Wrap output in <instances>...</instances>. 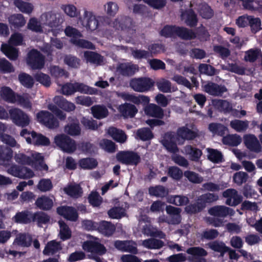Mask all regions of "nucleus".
<instances>
[{
  "label": "nucleus",
  "mask_w": 262,
  "mask_h": 262,
  "mask_svg": "<svg viewBox=\"0 0 262 262\" xmlns=\"http://www.w3.org/2000/svg\"><path fill=\"white\" fill-rule=\"evenodd\" d=\"M14 159L16 162L30 165L37 170L47 171L48 169V166L43 163V156L34 151H32L29 156L20 152L16 154Z\"/></svg>",
  "instance_id": "obj_1"
},
{
  "label": "nucleus",
  "mask_w": 262,
  "mask_h": 262,
  "mask_svg": "<svg viewBox=\"0 0 262 262\" xmlns=\"http://www.w3.org/2000/svg\"><path fill=\"white\" fill-rule=\"evenodd\" d=\"M23 37L21 34L15 33L12 34L9 40L8 43H3L1 46L2 52L10 60H15L18 56V50L11 46L22 45Z\"/></svg>",
  "instance_id": "obj_2"
},
{
  "label": "nucleus",
  "mask_w": 262,
  "mask_h": 262,
  "mask_svg": "<svg viewBox=\"0 0 262 262\" xmlns=\"http://www.w3.org/2000/svg\"><path fill=\"white\" fill-rule=\"evenodd\" d=\"M0 93L1 97L8 102H17L25 108L31 107V103L27 94L22 96L15 95L10 88L7 86L2 88Z\"/></svg>",
  "instance_id": "obj_3"
},
{
  "label": "nucleus",
  "mask_w": 262,
  "mask_h": 262,
  "mask_svg": "<svg viewBox=\"0 0 262 262\" xmlns=\"http://www.w3.org/2000/svg\"><path fill=\"white\" fill-rule=\"evenodd\" d=\"M40 17L41 23L44 26L47 33L52 32L54 35H56V28L62 22L61 15L51 11L42 13Z\"/></svg>",
  "instance_id": "obj_4"
},
{
  "label": "nucleus",
  "mask_w": 262,
  "mask_h": 262,
  "mask_svg": "<svg viewBox=\"0 0 262 262\" xmlns=\"http://www.w3.org/2000/svg\"><path fill=\"white\" fill-rule=\"evenodd\" d=\"M160 34L165 37L178 36L185 39H191L195 37V34L190 30L183 28L166 26L160 32Z\"/></svg>",
  "instance_id": "obj_5"
},
{
  "label": "nucleus",
  "mask_w": 262,
  "mask_h": 262,
  "mask_svg": "<svg viewBox=\"0 0 262 262\" xmlns=\"http://www.w3.org/2000/svg\"><path fill=\"white\" fill-rule=\"evenodd\" d=\"M21 137L26 139L28 144H32L35 145H49L50 140L45 136L37 134L34 131H29L27 129H23L20 133Z\"/></svg>",
  "instance_id": "obj_6"
},
{
  "label": "nucleus",
  "mask_w": 262,
  "mask_h": 262,
  "mask_svg": "<svg viewBox=\"0 0 262 262\" xmlns=\"http://www.w3.org/2000/svg\"><path fill=\"white\" fill-rule=\"evenodd\" d=\"M76 92L92 95L96 94L97 90L79 83H67L61 88V93L65 95H71Z\"/></svg>",
  "instance_id": "obj_7"
},
{
  "label": "nucleus",
  "mask_w": 262,
  "mask_h": 262,
  "mask_svg": "<svg viewBox=\"0 0 262 262\" xmlns=\"http://www.w3.org/2000/svg\"><path fill=\"white\" fill-rule=\"evenodd\" d=\"M64 32L67 36L71 38V42L75 46L88 49L94 48L93 45L91 42L80 38L81 36V33L76 29L69 26L66 28Z\"/></svg>",
  "instance_id": "obj_8"
},
{
  "label": "nucleus",
  "mask_w": 262,
  "mask_h": 262,
  "mask_svg": "<svg viewBox=\"0 0 262 262\" xmlns=\"http://www.w3.org/2000/svg\"><path fill=\"white\" fill-rule=\"evenodd\" d=\"M218 196L212 193H206L201 196L198 200L197 204L190 205L185 208L187 213H194L201 211L205 206L206 203H209L217 200Z\"/></svg>",
  "instance_id": "obj_9"
},
{
  "label": "nucleus",
  "mask_w": 262,
  "mask_h": 262,
  "mask_svg": "<svg viewBox=\"0 0 262 262\" xmlns=\"http://www.w3.org/2000/svg\"><path fill=\"white\" fill-rule=\"evenodd\" d=\"M54 143L62 150L68 153L73 152L77 148L75 141L64 134L56 136Z\"/></svg>",
  "instance_id": "obj_10"
},
{
  "label": "nucleus",
  "mask_w": 262,
  "mask_h": 262,
  "mask_svg": "<svg viewBox=\"0 0 262 262\" xmlns=\"http://www.w3.org/2000/svg\"><path fill=\"white\" fill-rule=\"evenodd\" d=\"M7 167V172L8 173L19 179H28L34 176L32 170L25 166L12 164L10 166L9 165Z\"/></svg>",
  "instance_id": "obj_11"
},
{
  "label": "nucleus",
  "mask_w": 262,
  "mask_h": 262,
  "mask_svg": "<svg viewBox=\"0 0 262 262\" xmlns=\"http://www.w3.org/2000/svg\"><path fill=\"white\" fill-rule=\"evenodd\" d=\"M11 119L17 126L24 127L30 122L29 116L19 108H12L9 111Z\"/></svg>",
  "instance_id": "obj_12"
},
{
  "label": "nucleus",
  "mask_w": 262,
  "mask_h": 262,
  "mask_svg": "<svg viewBox=\"0 0 262 262\" xmlns=\"http://www.w3.org/2000/svg\"><path fill=\"white\" fill-rule=\"evenodd\" d=\"M139 230L147 236H155L160 238H164L165 234L162 231L151 227L146 217H142L139 221Z\"/></svg>",
  "instance_id": "obj_13"
},
{
  "label": "nucleus",
  "mask_w": 262,
  "mask_h": 262,
  "mask_svg": "<svg viewBox=\"0 0 262 262\" xmlns=\"http://www.w3.org/2000/svg\"><path fill=\"white\" fill-rule=\"evenodd\" d=\"M129 84L135 91L144 92L153 86L154 82L151 79L146 77L134 78L130 80Z\"/></svg>",
  "instance_id": "obj_14"
},
{
  "label": "nucleus",
  "mask_w": 262,
  "mask_h": 262,
  "mask_svg": "<svg viewBox=\"0 0 262 262\" xmlns=\"http://www.w3.org/2000/svg\"><path fill=\"white\" fill-rule=\"evenodd\" d=\"M166 211L169 215V218H165L164 216H161L159 219V222H167L168 224H178L181 222V209L179 208L174 207L172 206H167Z\"/></svg>",
  "instance_id": "obj_15"
},
{
  "label": "nucleus",
  "mask_w": 262,
  "mask_h": 262,
  "mask_svg": "<svg viewBox=\"0 0 262 262\" xmlns=\"http://www.w3.org/2000/svg\"><path fill=\"white\" fill-rule=\"evenodd\" d=\"M37 122L49 128H54L58 126V122L50 113L41 111L36 115Z\"/></svg>",
  "instance_id": "obj_16"
},
{
  "label": "nucleus",
  "mask_w": 262,
  "mask_h": 262,
  "mask_svg": "<svg viewBox=\"0 0 262 262\" xmlns=\"http://www.w3.org/2000/svg\"><path fill=\"white\" fill-rule=\"evenodd\" d=\"M82 248L84 250L93 254L103 255L106 252V249L101 244L98 238H93L92 240L85 242Z\"/></svg>",
  "instance_id": "obj_17"
},
{
  "label": "nucleus",
  "mask_w": 262,
  "mask_h": 262,
  "mask_svg": "<svg viewBox=\"0 0 262 262\" xmlns=\"http://www.w3.org/2000/svg\"><path fill=\"white\" fill-rule=\"evenodd\" d=\"M81 25L86 30L93 31L98 26V20L96 16L91 12L85 11L83 17L80 20Z\"/></svg>",
  "instance_id": "obj_18"
},
{
  "label": "nucleus",
  "mask_w": 262,
  "mask_h": 262,
  "mask_svg": "<svg viewBox=\"0 0 262 262\" xmlns=\"http://www.w3.org/2000/svg\"><path fill=\"white\" fill-rule=\"evenodd\" d=\"M27 63L33 69H41L44 65V58L37 51L32 50L28 54Z\"/></svg>",
  "instance_id": "obj_19"
},
{
  "label": "nucleus",
  "mask_w": 262,
  "mask_h": 262,
  "mask_svg": "<svg viewBox=\"0 0 262 262\" xmlns=\"http://www.w3.org/2000/svg\"><path fill=\"white\" fill-rule=\"evenodd\" d=\"M117 159L123 163L130 165H137L140 161V157L137 154L129 151L118 153Z\"/></svg>",
  "instance_id": "obj_20"
},
{
  "label": "nucleus",
  "mask_w": 262,
  "mask_h": 262,
  "mask_svg": "<svg viewBox=\"0 0 262 262\" xmlns=\"http://www.w3.org/2000/svg\"><path fill=\"white\" fill-rule=\"evenodd\" d=\"M223 195L224 197L227 198L226 203L229 206H236L242 200V196L234 189L226 190L223 192Z\"/></svg>",
  "instance_id": "obj_21"
},
{
  "label": "nucleus",
  "mask_w": 262,
  "mask_h": 262,
  "mask_svg": "<svg viewBox=\"0 0 262 262\" xmlns=\"http://www.w3.org/2000/svg\"><path fill=\"white\" fill-rule=\"evenodd\" d=\"M177 139L173 134L167 133L164 135L162 143L168 151L174 154L178 151V148L176 144Z\"/></svg>",
  "instance_id": "obj_22"
},
{
  "label": "nucleus",
  "mask_w": 262,
  "mask_h": 262,
  "mask_svg": "<svg viewBox=\"0 0 262 262\" xmlns=\"http://www.w3.org/2000/svg\"><path fill=\"white\" fill-rule=\"evenodd\" d=\"M197 129L192 125H187L179 128L177 131L178 136L183 139H192L197 136Z\"/></svg>",
  "instance_id": "obj_23"
},
{
  "label": "nucleus",
  "mask_w": 262,
  "mask_h": 262,
  "mask_svg": "<svg viewBox=\"0 0 262 262\" xmlns=\"http://www.w3.org/2000/svg\"><path fill=\"white\" fill-rule=\"evenodd\" d=\"M58 214L71 221H76L78 219L77 211L72 207L61 206L57 208Z\"/></svg>",
  "instance_id": "obj_24"
},
{
  "label": "nucleus",
  "mask_w": 262,
  "mask_h": 262,
  "mask_svg": "<svg viewBox=\"0 0 262 262\" xmlns=\"http://www.w3.org/2000/svg\"><path fill=\"white\" fill-rule=\"evenodd\" d=\"M244 139L246 147L251 151L255 152H259L261 151V146L254 135H246L244 137Z\"/></svg>",
  "instance_id": "obj_25"
},
{
  "label": "nucleus",
  "mask_w": 262,
  "mask_h": 262,
  "mask_svg": "<svg viewBox=\"0 0 262 262\" xmlns=\"http://www.w3.org/2000/svg\"><path fill=\"white\" fill-rule=\"evenodd\" d=\"M204 90L211 95H221L227 91V89L223 85H219L212 82L204 83L203 85Z\"/></svg>",
  "instance_id": "obj_26"
},
{
  "label": "nucleus",
  "mask_w": 262,
  "mask_h": 262,
  "mask_svg": "<svg viewBox=\"0 0 262 262\" xmlns=\"http://www.w3.org/2000/svg\"><path fill=\"white\" fill-rule=\"evenodd\" d=\"M118 110L125 118L133 117L138 112L135 105L127 103L119 105Z\"/></svg>",
  "instance_id": "obj_27"
},
{
  "label": "nucleus",
  "mask_w": 262,
  "mask_h": 262,
  "mask_svg": "<svg viewBox=\"0 0 262 262\" xmlns=\"http://www.w3.org/2000/svg\"><path fill=\"white\" fill-rule=\"evenodd\" d=\"M13 156V151L10 148L0 146V164L7 167Z\"/></svg>",
  "instance_id": "obj_28"
},
{
  "label": "nucleus",
  "mask_w": 262,
  "mask_h": 262,
  "mask_svg": "<svg viewBox=\"0 0 262 262\" xmlns=\"http://www.w3.org/2000/svg\"><path fill=\"white\" fill-rule=\"evenodd\" d=\"M209 213L215 216L223 217L227 215H232L233 210L225 206H217L210 208Z\"/></svg>",
  "instance_id": "obj_29"
},
{
  "label": "nucleus",
  "mask_w": 262,
  "mask_h": 262,
  "mask_svg": "<svg viewBox=\"0 0 262 262\" xmlns=\"http://www.w3.org/2000/svg\"><path fill=\"white\" fill-rule=\"evenodd\" d=\"M28 29L37 33H47L43 24L41 23L40 17L38 20L36 18H31L27 25Z\"/></svg>",
  "instance_id": "obj_30"
},
{
  "label": "nucleus",
  "mask_w": 262,
  "mask_h": 262,
  "mask_svg": "<svg viewBox=\"0 0 262 262\" xmlns=\"http://www.w3.org/2000/svg\"><path fill=\"white\" fill-rule=\"evenodd\" d=\"M35 204L40 209L49 210L53 205V197H49L46 195L41 196L36 200Z\"/></svg>",
  "instance_id": "obj_31"
},
{
  "label": "nucleus",
  "mask_w": 262,
  "mask_h": 262,
  "mask_svg": "<svg viewBox=\"0 0 262 262\" xmlns=\"http://www.w3.org/2000/svg\"><path fill=\"white\" fill-rule=\"evenodd\" d=\"M7 127L6 125L0 122V135L1 140L6 144L11 147H19V145L18 144L15 139L8 135H2V133L4 132Z\"/></svg>",
  "instance_id": "obj_32"
},
{
  "label": "nucleus",
  "mask_w": 262,
  "mask_h": 262,
  "mask_svg": "<svg viewBox=\"0 0 262 262\" xmlns=\"http://www.w3.org/2000/svg\"><path fill=\"white\" fill-rule=\"evenodd\" d=\"M93 117L97 119H101L106 117L108 114V111L106 107L101 105H96L91 108Z\"/></svg>",
  "instance_id": "obj_33"
},
{
  "label": "nucleus",
  "mask_w": 262,
  "mask_h": 262,
  "mask_svg": "<svg viewBox=\"0 0 262 262\" xmlns=\"http://www.w3.org/2000/svg\"><path fill=\"white\" fill-rule=\"evenodd\" d=\"M31 237L29 235L25 234H18L12 244L13 248L17 246L21 247H28L30 245Z\"/></svg>",
  "instance_id": "obj_34"
},
{
  "label": "nucleus",
  "mask_w": 262,
  "mask_h": 262,
  "mask_svg": "<svg viewBox=\"0 0 262 262\" xmlns=\"http://www.w3.org/2000/svg\"><path fill=\"white\" fill-rule=\"evenodd\" d=\"M145 114L149 116L162 118L163 111L159 106L155 104H150L145 108Z\"/></svg>",
  "instance_id": "obj_35"
},
{
  "label": "nucleus",
  "mask_w": 262,
  "mask_h": 262,
  "mask_svg": "<svg viewBox=\"0 0 262 262\" xmlns=\"http://www.w3.org/2000/svg\"><path fill=\"white\" fill-rule=\"evenodd\" d=\"M54 101L60 107L67 112L74 111L75 109V105L72 102L67 101L63 97L60 96H56L54 98Z\"/></svg>",
  "instance_id": "obj_36"
},
{
  "label": "nucleus",
  "mask_w": 262,
  "mask_h": 262,
  "mask_svg": "<svg viewBox=\"0 0 262 262\" xmlns=\"http://www.w3.org/2000/svg\"><path fill=\"white\" fill-rule=\"evenodd\" d=\"M107 134L110 135L116 141L123 143L126 140V136L124 133L120 129L115 127H110L107 131Z\"/></svg>",
  "instance_id": "obj_37"
},
{
  "label": "nucleus",
  "mask_w": 262,
  "mask_h": 262,
  "mask_svg": "<svg viewBox=\"0 0 262 262\" xmlns=\"http://www.w3.org/2000/svg\"><path fill=\"white\" fill-rule=\"evenodd\" d=\"M184 150V152L188 155L190 159L192 161H198L202 155V152L200 149L190 145L186 146Z\"/></svg>",
  "instance_id": "obj_38"
},
{
  "label": "nucleus",
  "mask_w": 262,
  "mask_h": 262,
  "mask_svg": "<svg viewBox=\"0 0 262 262\" xmlns=\"http://www.w3.org/2000/svg\"><path fill=\"white\" fill-rule=\"evenodd\" d=\"M97 230L102 234L109 236L114 233L115 228V226L110 223L102 221L99 223Z\"/></svg>",
  "instance_id": "obj_39"
},
{
  "label": "nucleus",
  "mask_w": 262,
  "mask_h": 262,
  "mask_svg": "<svg viewBox=\"0 0 262 262\" xmlns=\"http://www.w3.org/2000/svg\"><path fill=\"white\" fill-rule=\"evenodd\" d=\"M79 167L83 169H92L97 167V160L92 158H86L80 159L78 162Z\"/></svg>",
  "instance_id": "obj_40"
},
{
  "label": "nucleus",
  "mask_w": 262,
  "mask_h": 262,
  "mask_svg": "<svg viewBox=\"0 0 262 262\" xmlns=\"http://www.w3.org/2000/svg\"><path fill=\"white\" fill-rule=\"evenodd\" d=\"M230 125L237 132H245L249 126V121L235 119L230 122Z\"/></svg>",
  "instance_id": "obj_41"
},
{
  "label": "nucleus",
  "mask_w": 262,
  "mask_h": 262,
  "mask_svg": "<svg viewBox=\"0 0 262 262\" xmlns=\"http://www.w3.org/2000/svg\"><path fill=\"white\" fill-rule=\"evenodd\" d=\"M212 105L215 108L225 112H229L232 108L231 105L226 100L214 99L212 101Z\"/></svg>",
  "instance_id": "obj_42"
},
{
  "label": "nucleus",
  "mask_w": 262,
  "mask_h": 262,
  "mask_svg": "<svg viewBox=\"0 0 262 262\" xmlns=\"http://www.w3.org/2000/svg\"><path fill=\"white\" fill-rule=\"evenodd\" d=\"M9 23L15 28L24 26L26 21L24 17L20 14H13L9 17Z\"/></svg>",
  "instance_id": "obj_43"
},
{
  "label": "nucleus",
  "mask_w": 262,
  "mask_h": 262,
  "mask_svg": "<svg viewBox=\"0 0 262 262\" xmlns=\"http://www.w3.org/2000/svg\"><path fill=\"white\" fill-rule=\"evenodd\" d=\"M137 67L131 63H121L118 68V70L123 75H129L134 74L137 71Z\"/></svg>",
  "instance_id": "obj_44"
},
{
  "label": "nucleus",
  "mask_w": 262,
  "mask_h": 262,
  "mask_svg": "<svg viewBox=\"0 0 262 262\" xmlns=\"http://www.w3.org/2000/svg\"><path fill=\"white\" fill-rule=\"evenodd\" d=\"M208 159L214 163H219L222 161L223 155L222 153L214 149L208 148L206 149Z\"/></svg>",
  "instance_id": "obj_45"
},
{
  "label": "nucleus",
  "mask_w": 262,
  "mask_h": 262,
  "mask_svg": "<svg viewBox=\"0 0 262 262\" xmlns=\"http://www.w3.org/2000/svg\"><path fill=\"white\" fill-rule=\"evenodd\" d=\"M222 141L224 144L237 146L241 143L242 138L237 134L229 135L223 137Z\"/></svg>",
  "instance_id": "obj_46"
},
{
  "label": "nucleus",
  "mask_w": 262,
  "mask_h": 262,
  "mask_svg": "<svg viewBox=\"0 0 262 262\" xmlns=\"http://www.w3.org/2000/svg\"><path fill=\"white\" fill-rule=\"evenodd\" d=\"M168 203L173 204L176 206H183L189 202L188 198L183 195H172L167 199Z\"/></svg>",
  "instance_id": "obj_47"
},
{
  "label": "nucleus",
  "mask_w": 262,
  "mask_h": 262,
  "mask_svg": "<svg viewBox=\"0 0 262 262\" xmlns=\"http://www.w3.org/2000/svg\"><path fill=\"white\" fill-rule=\"evenodd\" d=\"M80 128L77 120H74L72 123L69 124L64 128V131L71 136L79 135L80 133Z\"/></svg>",
  "instance_id": "obj_48"
},
{
  "label": "nucleus",
  "mask_w": 262,
  "mask_h": 262,
  "mask_svg": "<svg viewBox=\"0 0 262 262\" xmlns=\"http://www.w3.org/2000/svg\"><path fill=\"white\" fill-rule=\"evenodd\" d=\"M84 57L87 62L95 64H100L102 61V57L99 54L91 51H86Z\"/></svg>",
  "instance_id": "obj_49"
},
{
  "label": "nucleus",
  "mask_w": 262,
  "mask_h": 262,
  "mask_svg": "<svg viewBox=\"0 0 262 262\" xmlns=\"http://www.w3.org/2000/svg\"><path fill=\"white\" fill-rule=\"evenodd\" d=\"M141 245L147 249H159L163 245V243L158 239L150 238L142 241Z\"/></svg>",
  "instance_id": "obj_50"
},
{
  "label": "nucleus",
  "mask_w": 262,
  "mask_h": 262,
  "mask_svg": "<svg viewBox=\"0 0 262 262\" xmlns=\"http://www.w3.org/2000/svg\"><path fill=\"white\" fill-rule=\"evenodd\" d=\"M60 249V244L54 241H52L48 243L43 253L45 255H52Z\"/></svg>",
  "instance_id": "obj_51"
},
{
  "label": "nucleus",
  "mask_w": 262,
  "mask_h": 262,
  "mask_svg": "<svg viewBox=\"0 0 262 262\" xmlns=\"http://www.w3.org/2000/svg\"><path fill=\"white\" fill-rule=\"evenodd\" d=\"M59 225V236L62 240H66L71 236V231L68 226L62 221L58 222Z\"/></svg>",
  "instance_id": "obj_52"
},
{
  "label": "nucleus",
  "mask_w": 262,
  "mask_h": 262,
  "mask_svg": "<svg viewBox=\"0 0 262 262\" xmlns=\"http://www.w3.org/2000/svg\"><path fill=\"white\" fill-rule=\"evenodd\" d=\"M261 56L258 49H251L245 52L244 59L247 61L253 62Z\"/></svg>",
  "instance_id": "obj_53"
},
{
  "label": "nucleus",
  "mask_w": 262,
  "mask_h": 262,
  "mask_svg": "<svg viewBox=\"0 0 262 262\" xmlns=\"http://www.w3.org/2000/svg\"><path fill=\"white\" fill-rule=\"evenodd\" d=\"M33 214L28 211H24L17 213L14 216L15 222L20 223H28L32 220Z\"/></svg>",
  "instance_id": "obj_54"
},
{
  "label": "nucleus",
  "mask_w": 262,
  "mask_h": 262,
  "mask_svg": "<svg viewBox=\"0 0 262 262\" xmlns=\"http://www.w3.org/2000/svg\"><path fill=\"white\" fill-rule=\"evenodd\" d=\"M182 18L189 26H193L196 24V18L194 12L189 10L182 14Z\"/></svg>",
  "instance_id": "obj_55"
},
{
  "label": "nucleus",
  "mask_w": 262,
  "mask_h": 262,
  "mask_svg": "<svg viewBox=\"0 0 262 262\" xmlns=\"http://www.w3.org/2000/svg\"><path fill=\"white\" fill-rule=\"evenodd\" d=\"M64 191L68 195L77 198L82 194V190L79 185L77 184L70 185L68 187L64 188Z\"/></svg>",
  "instance_id": "obj_56"
},
{
  "label": "nucleus",
  "mask_w": 262,
  "mask_h": 262,
  "mask_svg": "<svg viewBox=\"0 0 262 262\" xmlns=\"http://www.w3.org/2000/svg\"><path fill=\"white\" fill-rule=\"evenodd\" d=\"M37 187L40 191L46 192L51 190L53 185L50 179H42L39 181Z\"/></svg>",
  "instance_id": "obj_57"
},
{
  "label": "nucleus",
  "mask_w": 262,
  "mask_h": 262,
  "mask_svg": "<svg viewBox=\"0 0 262 262\" xmlns=\"http://www.w3.org/2000/svg\"><path fill=\"white\" fill-rule=\"evenodd\" d=\"M75 101L77 104L89 106L96 102V99L95 97L80 96L75 98Z\"/></svg>",
  "instance_id": "obj_58"
},
{
  "label": "nucleus",
  "mask_w": 262,
  "mask_h": 262,
  "mask_svg": "<svg viewBox=\"0 0 262 262\" xmlns=\"http://www.w3.org/2000/svg\"><path fill=\"white\" fill-rule=\"evenodd\" d=\"M198 11L202 17L204 18H210L213 15L212 10L206 4H202L199 6Z\"/></svg>",
  "instance_id": "obj_59"
},
{
  "label": "nucleus",
  "mask_w": 262,
  "mask_h": 262,
  "mask_svg": "<svg viewBox=\"0 0 262 262\" xmlns=\"http://www.w3.org/2000/svg\"><path fill=\"white\" fill-rule=\"evenodd\" d=\"M209 130L213 134L223 135L227 130V128L221 124L211 123L209 125Z\"/></svg>",
  "instance_id": "obj_60"
},
{
  "label": "nucleus",
  "mask_w": 262,
  "mask_h": 262,
  "mask_svg": "<svg viewBox=\"0 0 262 262\" xmlns=\"http://www.w3.org/2000/svg\"><path fill=\"white\" fill-rule=\"evenodd\" d=\"M149 192L150 195L158 197H163L168 193L167 190L161 186L150 187L149 189Z\"/></svg>",
  "instance_id": "obj_61"
},
{
  "label": "nucleus",
  "mask_w": 262,
  "mask_h": 262,
  "mask_svg": "<svg viewBox=\"0 0 262 262\" xmlns=\"http://www.w3.org/2000/svg\"><path fill=\"white\" fill-rule=\"evenodd\" d=\"M157 86L158 89L164 93H169L171 92L170 82L164 79H162L157 82Z\"/></svg>",
  "instance_id": "obj_62"
},
{
  "label": "nucleus",
  "mask_w": 262,
  "mask_h": 262,
  "mask_svg": "<svg viewBox=\"0 0 262 262\" xmlns=\"http://www.w3.org/2000/svg\"><path fill=\"white\" fill-rule=\"evenodd\" d=\"M19 80L22 85L28 88H31L34 84L33 78L25 73H22L19 75Z\"/></svg>",
  "instance_id": "obj_63"
},
{
  "label": "nucleus",
  "mask_w": 262,
  "mask_h": 262,
  "mask_svg": "<svg viewBox=\"0 0 262 262\" xmlns=\"http://www.w3.org/2000/svg\"><path fill=\"white\" fill-rule=\"evenodd\" d=\"M137 136L143 141L150 140L153 137L151 132L147 128L138 129L137 132Z\"/></svg>",
  "instance_id": "obj_64"
}]
</instances>
